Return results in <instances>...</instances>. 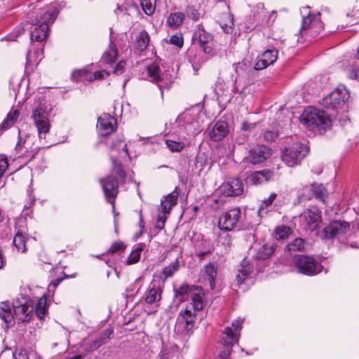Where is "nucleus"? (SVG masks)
<instances>
[{
    "mask_svg": "<svg viewBox=\"0 0 359 359\" xmlns=\"http://www.w3.org/2000/svg\"><path fill=\"white\" fill-rule=\"evenodd\" d=\"M57 15V9L52 6L43 12L39 19L36 18L35 20H33L32 24L36 27L30 34L32 41H42L48 36L49 24L53 23Z\"/></svg>",
    "mask_w": 359,
    "mask_h": 359,
    "instance_id": "1",
    "label": "nucleus"
},
{
    "mask_svg": "<svg viewBox=\"0 0 359 359\" xmlns=\"http://www.w3.org/2000/svg\"><path fill=\"white\" fill-rule=\"evenodd\" d=\"M299 121L314 133H323L332 126V119L327 114H301Z\"/></svg>",
    "mask_w": 359,
    "mask_h": 359,
    "instance_id": "2",
    "label": "nucleus"
},
{
    "mask_svg": "<svg viewBox=\"0 0 359 359\" xmlns=\"http://www.w3.org/2000/svg\"><path fill=\"white\" fill-rule=\"evenodd\" d=\"M350 97V93L344 86H339L323 98L321 104L327 109L338 110Z\"/></svg>",
    "mask_w": 359,
    "mask_h": 359,
    "instance_id": "3",
    "label": "nucleus"
},
{
    "mask_svg": "<svg viewBox=\"0 0 359 359\" xmlns=\"http://www.w3.org/2000/svg\"><path fill=\"white\" fill-rule=\"evenodd\" d=\"M309 147L302 143L295 142L285 149L282 160L289 166L293 167L300 163L307 155Z\"/></svg>",
    "mask_w": 359,
    "mask_h": 359,
    "instance_id": "4",
    "label": "nucleus"
},
{
    "mask_svg": "<svg viewBox=\"0 0 359 359\" xmlns=\"http://www.w3.org/2000/svg\"><path fill=\"white\" fill-rule=\"evenodd\" d=\"M195 318L196 315L188 307L181 311L176 320L175 332L181 337L189 335L195 325Z\"/></svg>",
    "mask_w": 359,
    "mask_h": 359,
    "instance_id": "5",
    "label": "nucleus"
},
{
    "mask_svg": "<svg viewBox=\"0 0 359 359\" xmlns=\"http://www.w3.org/2000/svg\"><path fill=\"white\" fill-rule=\"evenodd\" d=\"M252 13L253 23L256 27H269L276 18V13L274 11H266L262 3H259L253 6Z\"/></svg>",
    "mask_w": 359,
    "mask_h": 359,
    "instance_id": "6",
    "label": "nucleus"
},
{
    "mask_svg": "<svg viewBox=\"0 0 359 359\" xmlns=\"http://www.w3.org/2000/svg\"><path fill=\"white\" fill-rule=\"evenodd\" d=\"M295 267L299 273L306 276H314L320 272L316 261L311 257L299 255L293 258Z\"/></svg>",
    "mask_w": 359,
    "mask_h": 359,
    "instance_id": "7",
    "label": "nucleus"
},
{
    "mask_svg": "<svg viewBox=\"0 0 359 359\" xmlns=\"http://www.w3.org/2000/svg\"><path fill=\"white\" fill-rule=\"evenodd\" d=\"M299 218L304 228L311 231L317 230L322 222L321 212L316 207L306 209Z\"/></svg>",
    "mask_w": 359,
    "mask_h": 359,
    "instance_id": "8",
    "label": "nucleus"
},
{
    "mask_svg": "<svg viewBox=\"0 0 359 359\" xmlns=\"http://www.w3.org/2000/svg\"><path fill=\"white\" fill-rule=\"evenodd\" d=\"M349 228V223L345 221L334 220L330 222L327 226L324 227L318 233V236L322 240H330L338 235L345 233Z\"/></svg>",
    "mask_w": 359,
    "mask_h": 359,
    "instance_id": "9",
    "label": "nucleus"
},
{
    "mask_svg": "<svg viewBox=\"0 0 359 359\" xmlns=\"http://www.w3.org/2000/svg\"><path fill=\"white\" fill-rule=\"evenodd\" d=\"M241 212L239 208H233L224 212L219 219L218 226L225 231L233 230L241 218Z\"/></svg>",
    "mask_w": 359,
    "mask_h": 359,
    "instance_id": "10",
    "label": "nucleus"
},
{
    "mask_svg": "<svg viewBox=\"0 0 359 359\" xmlns=\"http://www.w3.org/2000/svg\"><path fill=\"white\" fill-rule=\"evenodd\" d=\"M178 192L175 189L170 194H169L166 197H165V200L161 201V207L162 208V211L164 215H159L155 227L159 230H161L164 228L165 222V214L169 213L171 208L176 205L177 198H178Z\"/></svg>",
    "mask_w": 359,
    "mask_h": 359,
    "instance_id": "11",
    "label": "nucleus"
},
{
    "mask_svg": "<svg viewBox=\"0 0 359 359\" xmlns=\"http://www.w3.org/2000/svg\"><path fill=\"white\" fill-rule=\"evenodd\" d=\"M243 320H236L231 323V327H226L221 335V343L224 346H230L238 342L237 332L241 329Z\"/></svg>",
    "mask_w": 359,
    "mask_h": 359,
    "instance_id": "12",
    "label": "nucleus"
},
{
    "mask_svg": "<svg viewBox=\"0 0 359 359\" xmlns=\"http://www.w3.org/2000/svg\"><path fill=\"white\" fill-rule=\"evenodd\" d=\"M105 197L108 203L114 204V198L118 194V183L116 177L109 175L104 179H100Z\"/></svg>",
    "mask_w": 359,
    "mask_h": 359,
    "instance_id": "13",
    "label": "nucleus"
},
{
    "mask_svg": "<svg viewBox=\"0 0 359 359\" xmlns=\"http://www.w3.org/2000/svg\"><path fill=\"white\" fill-rule=\"evenodd\" d=\"M195 43H197L205 53H211L213 47L212 36L208 33L201 25H198L193 37Z\"/></svg>",
    "mask_w": 359,
    "mask_h": 359,
    "instance_id": "14",
    "label": "nucleus"
},
{
    "mask_svg": "<svg viewBox=\"0 0 359 359\" xmlns=\"http://www.w3.org/2000/svg\"><path fill=\"white\" fill-rule=\"evenodd\" d=\"M116 119L110 114H102L97 118V128L102 136L108 135L115 131Z\"/></svg>",
    "mask_w": 359,
    "mask_h": 359,
    "instance_id": "15",
    "label": "nucleus"
},
{
    "mask_svg": "<svg viewBox=\"0 0 359 359\" xmlns=\"http://www.w3.org/2000/svg\"><path fill=\"white\" fill-rule=\"evenodd\" d=\"M219 191L226 196H236L241 195L243 191V182L238 178H234L223 183Z\"/></svg>",
    "mask_w": 359,
    "mask_h": 359,
    "instance_id": "16",
    "label": "nucleus"
},
{
    "mask_svg": "<svg viewBox=\"0 0 359 359\" xmlns=\"http://www.w3.org/2000/svg\"><path fill=\"white\" fill-rule=\"evenodd\" d=\"M313 196L317 199L325 201L326 191L323 184H312L304 189V192L300 198L302 200H310Z\"/></svg>",
    "mask_w": 359,
    "mask_h": 359,
    "instance_id": "17",
    "label": "nucleus"
},
{
    "mask_svg": "<svg viewBox=\"0 0 359 359\" xmlns=\"http://www.w3.org/2000/svg\"><path fill=\"white\" fill-rule=\"evenodd\" d=\"M271 156V149L265 146H257L249 151L248 160L252 164L264 162Z\"/></svg>",
    "mask_w": 359,
    "mask_h": 359,
    "instance_id": "18",
    "label": "nucleus"
},
{
    "mask_svg": "<svg viewBox=\"0 0 359 359\" xmlns=\"http://www.w3.org/2000/svg\"><path fill=\"white\" fill-rule=\"evenodd\" d=\"M278 57V50L276 49L264 51L261 57L255 64L254 68L256 70H262L274 63Z\"/></svg>",
    "mask_w": 359,
    "mask_h": 359,
    "instance_id": "19",
    "label": "nucleus"
},
{
    "mask_svg": "<svg viewBox=\"0 0 359 359\" xmlns=\"http://www.w3.org/2000/svg\"><path fill=\"white\" fill-rule=\"evenodd\" d=\"M229 133L228 124L226 121H218L209 132L211 140L218 142L222 140Z\"/></svg>",
    "mask_w": 359,
    "mask_h": 359,
    "instance_id": "20",
    "label": "nucleus"
},
{
    "mask_svg": "<svg viewBox=\"0 0 359 359\" xmlns=\"http://www.w3.org/2000/svg\"><path fill=\"white\" fill-rule=\"evenodd\" d=\"M162 290L158 285L151 283L146 292L144 301L148 304H154V307L158 306V303L161 299Z\"/></svg>",
    "mask_w": 359,
    "mask_h": 359,
    "instance_id": "21",
    "label": "nucleus"
},
{
    "mask_svg": "<svg viewBox=\"0 0 359 359\" xmlns=\"http://www.w3.org/2000/svg\"><path fill=\"white\" fill-rule=\"evenodd\" d=\"M273 177V172L269 169L256 171L250 175L247 180L252 184H261L271 180Z\"/></svg>",
    "mask_w": 359,
    "mask_h": 359,
    "instance_id": "22",
    "label": "nucleus"
},
{
    "mask_svg": "<svg viewBox=\"0 0 359 359\" xmlns=\"http://www.w3.org/2000/svg\"><path fill=\"white\" fill-rule=\"evenodd\" d=\"M53 107L50 97L39 96L32 104V112H50L53 110Z\"/></svg>",
    "mask_w": 359,
    "mask_h": 359,
    "instance_id": "23",
    "label": "nucleus"
},
{
    "mask_svg": "<svg viewBox=\"0 0 359 359\" xmlns=\"http://www.w3.org/2000/svg\"><path fill=\"white\" fill-rule=\"evenodd\" d=\"M33 120L37 128L39 138H42V134H46L50 130V123L45 114H33Z\"/></svg>",
    "mask_w": 359,
    "mask_h": 359,
    "instance_id": "24",
    "label": "nucleus"
},
{
    "mask_svg": "<svg viewBox=\"0 0 359 359\" xmlns=\"http://www.w3.org/2000/svg\"><path fill=\"white\" fill-rule=\"evenodd\" d=\"M14 314L19 320L29 322L34 316V308L26 304L13 306Z\"/></svg>",
    "mask_w": 359,
    "mask_h": 359,
    "instance_id": "25",
    "label": "nucleus"
},
{
    "mask_svg": "<svg viewBox=\"0 0 359 359\" xmlns=\"http://www.w3.org/2000/svg\"><path fill=\"white\" fill-rule=\"evenodd\" d=\"M191 296L192 299L191 308L194 311L203 310L205 303L203 301L204 292L202 287L196 286Z\"/></svg>",
    "mask_w": 359,
    "mask_h": 359,
    "instance_id": "26",
    "label": "nucleus"
},
{
    "mask_svg": "<svg viewBox=\"0 0 359 359\" xmlns=\"http://www.w3.org/2000/svg\"><path fill=\"white\" fill-rule=\"evenodd\" d=\"M0 318L9 326L13 321V314L11 311V304L8 302H3L0 304Z\"/></svg>",
    "mask_w": 359,
    "mask_h": 359,
    "instance_id": "27",
    "label": "nucleus"
},
{
    "mask_svg": "<svg viewBox=\"0 0 359 359\" xmlns=\"http://www.w3.org/2000/svg\"><path fill=\"white\" fill-rule=\"evenodd\" d=\"M149 41L150 37L147 32L145 30L140 32L136 38V48L140 52L145 50L148 47Z\"/></svg>",
    "mask_w": 359,
    "mask_h": 359,
    "instance_id": "28",
    "label": "nucleus"
},
{
    "mask_svg": "<svg viewBox=\"0 0 359 359\" xmlns=\"http://www.w3.org/2000/svg\"><path fill=\"white\" fill-rule=\"evenodd\" d=\"M184 19V14L178 12L170 13L166 20L167 25L170 28H177L181 26Z\"/></svg>",
    "mask_w": 359,
    "mask_h": 359,
    "instance_id": "29",
    "label": "nucleus"
},
{
    "mask_svg": "<svg viewBox=\"0 0 359 359\" xmlns=\"http://www.w3.org/2000/svg\"><path fill=\"white\" fill-rule=\"evenodd\" d=\"M204 276H207L209 285L211 289H214L215 285V277L217 275V268L213 263H208L203 269Z\"/></svg>",
    "mask_w": 359,
    "mask_h": 359,
    "instance_id": "30",
    "label": "nucleus"
},
{
    "mask_svg": "<svg viewBox=\"0 0 359 359\" xmlns=\"http://www.w3.org/2000/svg\"><path fill=\"white\" fill-rule=\"evenodd\" d=\"M72 78L76 82L91 81L90 72L86 67L74 70L72 73Z\"/></svg>",
    "mask_w": 359,
    "mask_h": 359,
    "instance_id": "31",
    "label": "nucleus"
},
{
    "mask_svg": "<svg viewBox=\"0 0 359 359\" xmlns=\"http://www.w3.org/2000/svg\"><path fill=\"white\" fill-rule=\"evenodd\" d=\"M117 54L118 52L115 45L111 41L108 49L104 53L102 60L109 64L114 63L116 60Z\"/></svg>",
    "mask_w": 359,
    "mask_h": 359,
    "instance_id": "32",
    "label": "nucleus"
},
{
    "mask_svg": "<svg viewBox=\"0 0 359 359\" xmlns=\"http://www.w3.org/2000/svg\"><path fill=\"white\" fill-rule=\"evenodd\" d=\"M274 249L273 245H264L257 251L255 258L258 260H265L271 257Z\"/></svg>",
    "mask_w": 359,
    "mask_h": 359,
    "instance_id": "33",
    "label": "nucleus"
},
{
    "mask_svg": "<svg viewBox=\"0 0 359 359\" xmlns=\"http://www.w3.org/2000/svg\"><path fill=\"white\" fill-rule=\"evenodd\" d=\"M180 266V261L177 259L173 263L163 269L161 278L165 280L167 278L172 277L179 270Z\"/></svg>",
    "mask_w": 359,
    "mask_h": 359,
    "instance_id": "34",
    "label": "nucleus"
},
{
    "mask_svg": "<svg viewBox=\"0 0 359 359\" xmlns=\"http://www.w3.org/2000/svg\"><path fill=\"white\" fill-rule=\"evenodd\" d=\"M148 76L151 81L158 83L161 80L160 67L155 63H151L147 67Z\"/></svg>",
    "mask_w": 359,
    "mask_h": 359,
    "instance_id": "35",
    "label": "nucleus"
},
{
    "mask_svg": "<svg viewBox=\"0 0 359 359\" xmlns=\"http://www.w3.org/2000/svg\"><path fill=\"white\" fill-rule=\"evenodd\" d=\"M47 313L46 299L41 298L35 307V314L39 320H43Z\"/></svg>",
    "mask_w": 359,
    "mask_h": 359,
    "instance_id": "36",
    "label": "nucleus"
},
{
    "mask_svg": "<svg viewBox=\"0 0 359 359\" xmlns=\"http://www.w3.org/2000/svg\"><path fill=\"white\" fill-rule=\"evenodd\" d=\"M43 57V50L39 49L34 53L28 52L27 54V64L28 65H37Z\"/></svg>",
    "mask_w": 359,
    "mask_h": 359,
    "instance_id": "37",
    "label": "nucleus"
},
{
    "mask_svg": "<svg viewBox=\"0 0 359 359\" xmlns=\"http://www.w3.org/2000/svg\"><path fill=\"white\" fill-rule=\"evenodd\" d=\"M25 237L23 235L22 232L20 231H18L13 238V244L15 245L18 251H25Z\"/></svg>",
    "mask_w": 359,
    "mask_h": 359,
    "instance_id": "38",
    "label": "nucleus"
},
{
    "mask_svg": "<svg viewBox=\"0 0 359 359\" xmlns=\"http://www.w3.org/2000/svg\"><path fill=\"white\" fill-rule=\"evenodd\" d=\"M156 0H140V4L144 13L147 15H152L156 8Z\"/></svg>",
    "mask_w": 359,
    "mask_h": 359,
    "instance_id": "39",
    "label": "nucleus"
},
{
    "mask_svg": "<svg viewBox=\"0 0 359 359\" xmlns=\"http://www.w3.org/2000/svg\"><path fill=\"white\" fill-rule=\"evenodd\" d=\"M19 114H8L7 117L1 123V129L7 130L11 128L17 122Z\"/></svg>",
    "mask_w": 359,
    "mask_h": 359,
    "instance_id": "40",
    "label": "nucleus"
},
{
    "mask_svg": "<svg viewBox=\"0 0 359 359\" xmlns=\"http://www.w3.org/2000/svg\"><path fill=\"white\" fill-rule=\"evenodd\" d=\"M304 240L301 238H297L293 241L289 243L287 248L290 252L302 251L304 248Z\"/></svg>",
    "mask_w": 359,
    "mask_h": 359,
    "instance_id": "41",
    "label": "nucleus"
},
{
    "mask_svg": "<svg viewBox=\"0 0 359 359\" xmlns=\"http://www.w3.org/2000/svg\"><path fill=\"white\" fill-rule=\"evenodd\" d=\"M250 273V267L247 264H242L241 268L238 270L236 276V281L238 284H241Z\"/></svg>",
    "mask_w": 359,
    "mask_h": 359,
    "instance_id": "42",
    "label": "nucleus"
},
{
    "mask_svg": "<svg viewBox=\"0 0 359 359\" xmlns=\"http://www.w3.org/2000/svg\"><path fill=\"white\" fill-rule=\"evenodd\" d=\"M291 229L289 226L282 225L277 226L275 229V237L276 239H285L291 233Z\"/></svg>",
    "mask_w": 359,
    "mask_h": 359,
    "instance_id": "43",
    "label": "nucleus"
},
{
    "mask_svg": "<svg viewBox=\"0 0 359 359\" xmlns=\"http://www.w3.org/2000/svg\"><path fill=\"white\" fill-rule=\"evenodd\" d=\"M143 250V244L140 245L138 248L132 251L128 257V264H133L137 263L140 257L141 252Z\"/></svg>",
    "mask_w": 359,
    "mask_h": 359,
    "instance_id": "44",
    "label": "nucleus"
},
{
    "mask_svg": "<svg viewBox=\"0 0 359 359\" xmlns=\"http://www.w3.org/2000/svg\"><path fill=\"white\" fill-rule=\"evenodd\" d=\"M315 17L309 15L306 17H303L301 32L306 30L308 28L313 29L314 26L318 23L314 20Z\"/></svg>",
    "mask_w": 359,
    "mask_h": 359,
    "instance_id": "45",
    "label": "nucleus"
},
{
    "mask_svg": "<svg viewBox=\"0 0 359 359\" xmlns=\"http://www.w3.org/2000/svg\"><path fill=\"white\" fill-rule=\"evenodd\" d=\"M111 162L113 164V169L116 172V174L119 176L122 181H124L126 177V174L124 170L123 169L122 164L117 161L115 158H111Z\"/></svg>",
    "mask_w": 359,
    "mask_h": 359,
    "instance_id": "46",
    "label": "nucleus"
},
{
    "mask_svg": "<svg viewBox=\"0 0 359 359\" xmlns=\"http://www.w3.org/2000/svg\"><path fill=\"white\" fill-rule=\"evenodd\" d=\"M346 76L350 79H356L359 77V67L355 65H350L345 69Z\"/></svg>",
    "mask_w": 359,
    "mask_h": 359,
    "instance_id": "47",
    "label": "nucleus"
},
{
    "mask_svg": "<svg viewBox=\"0 0 359 359\" xmlns=\"http://www.w3.org/2000/svg\"><path fill=\"white\" fill-rule=\"evenodd\" d=\"M165 144L172 152H179L184 148V144L180 142L167 140H165Z\"/></svg>",
    "mask_w": 359,
    "mask_h": 359,
    "instance_id": "48",
    "label": "nucleus"
},
{
    "mask_svg": "<svg viewBox=\"0 0 359 359\" xmlns=\"http://www.w3.org/2000/svg\"><path fill=\"white\" fill-rule=\"evenodd\" d=\"M196 286H191L189 285H182L177 290H176L177 294L179 295H185V294H191L195 290Z\"/></svg>",
    "mask_w": 359,
    "mask_h": 359,
    "instance_id": "49",
    "label": "nucleus"
},
{
    "mask_svg": "<svg viewBox=\"0 0 359 359\" xmlns=\"http://www.w3.org/2000/svg\"><path fill=\"white\" fill-rule=\"evenodd\" d=\"M276 196H277L276 194L271 193L268 198L264 199L262 201V203L260 205V208L258 210L259 214H261V212L264 210V208H267L269 205H271L272 204V203L275 200Z\"/></svg>",
    "mask_w": 359,
    "mask_h": 359,
    "instance_id": "50",
    "label": "nucleus"
},
{
    "mask_svg": "<svg viewBox=\"0 0 359 359\" xmlns=\"http://www.w3.org/2000/svg\"><path fill=\"white\" fill-rule=\"evenodd\" d=\"M126 248V245L121 241H116L112 243L107 252L114 254L118 251H123Z\"/></svg>",
    "mask_w": 359,
    "mask_h": 359,
    "instance_id": "51",
    "label": "nucleus"
},
{
    "mask_svg": "<svg viewBox=\"0 0 359 359\" xmlns=\"http://www.w3.org/2000/svg\"><path fill=\"white\" fill-rule=\"evenodd\" d=\"M109 75V72L105 70L97 71L94 73L90 72L91 81L96 79H102Z\"/></svg>",
    "mask_w": 359,
    "mask_h": 359,
    "instance_id": "52",
    "label": "nucleus"
},
{
    "mask_svg": "<svg viewBox=\"0 0 359 359\" xmlns=\"http://www.w3.org/2000/svg\"><path fill=\"white\" fill-rule=\"evenodd\" d=\"M187 15L189 18L193 20H198L200 18V13L198 11L194 6H190L187 8Z\"/></svg>",
    "mask_w": 359,
    "mask_h": 359,
    "instance_id": "53",
    "label": "nucleus"
},
{
    "mask_svg": "<svg viewBox=\"0 0 359 359\" xmlns=\"http://www.w3.org/2000/svg\"><path fill=\"white\" fill-rule=\"evenodd\" d=\"M103 344V339H99L93 341L92 343L89 344L88 349L91 351H93L100 347Z\"/></svg>",
    "mask_w": 359,
    "mask_h": 359,
    "instance_id": "54",
    "label": "nucleus"
},
{
    "mask_svg": "<svg viewBox=\"0 0 359 359\" xmlns=\"http://www.w3.org/2000/svg\"><path fill=\"white\" fill-rule=\"evenodd\" d=\"M8 166V163L6 158H0V178L4 174L5 171L7 170Z\"/></svg>",
    "mask_w": 359,
    "mask_h": 359,
    "instance_id": "55",
    "label": "nucleus"
},
{
    "mask_svg": "<svg viewBox=\"0 0 359 359\" xmlns=\"http://www.w3.org/2000/svg\"><path fill=\"white\" fill-rule=\"evenodd\" d=\"M278 134L274 131L268 130L264 133V139L267 142H273L277 137Z\"/></svg>",
    "mask_w": 359,
    "mask_h": 359,
    "instance_id": "56",
    "label": "nucleus"
},
{
    "mask_svg": "<svg viewBox=\"0 0 359 359\" xmlns=\"http://www.w3.org/2000/svg\"><path fill=\"white\" fill-rule=\"evenodd\" d=\"M170 41L171 43L175 44L178 47H181L183 45L182 38L176 35L172 36L170 39Z\"/></svg>",
    "mask_w": 359,
    "mask_h": 359,
    "instance_id": "57",
    "label": "nucleus"
},
{
    "mask_svg": "<svg viewBox=\"0 0 359 359\" xmlns=\"http://www.w3.org/2000/svg\"><path fill=\"white\" fill-rule=\"evenodd\" d=\"M15 359H29L27 353L25 350H20L18 353L14 354Z\"/></svg>",
    "mask_w": 359,
    "mask_h": 359,
    "instance_id": "58",
    "label": "nucleus"
},
{
    "mask_svg": "<svg viewBox=\"0 0 359 359\" xmlns=\"http://www.w3.org/2000/svg\"><path fill=\"white\" fill-rule=\"evenodd\" d=\"M124 67H125V62L121 61L120 62H118L114 70V72L116 74H122L123 72V69H124Z\"/></svg>",
    "mask_w": 359,
    "mask_h": 359,
    "instance_id": "59",
    "label": "nucleus"
},
{
    "mask_svg": "<svg viewBox=\"0 0 359 359\" xmlns=\"http://www.w3.org/2000/svg\"><path fill=\"white\" fill-rule=\"evenodd\" d=\"M25 141H22L21 138L19 139L18 142L16 144L15 149L18 152H20L22 147H24Z\"/></svg>",
    "mask_w": 359,
    "mask_h": 359,
    "instance_id": "60",
    "label": "nucleus"
},
{
    "mask_svg": "<svg viewBox=\"0 0 359 359\" xmlns=\"http://www.w3.org/2000/svg\"><path fill=\"white\" fill-rule=\"evenodd\" d=\"M230 355V349L229 348V346H226V349L224 350L221 353H220V357L222 358V359H226V358Z\"/></svg>",
    "mask_w": 359,
    "mask_h": 359,
    "instance_id": "61",
    "label": "nucleus"
},
{
    "mask_svg": "<svg viewBox=\"0 0 359 359\" xmlns=\"http://www.w3.org/2000/svg\"><path fill=\"white\" fill-rule=\"evenodd\" d=\"M114 111H120L121 112H123L125 109V107L120 102H116L114 104Z\"/></svg>",
    "mask_w": 359,
    "mask_h": 359,
    "instance_id": "62",
    "label": "nucleus"
},
{
    "mask_svg": "<svg viewBox=\"0 0 359 359\" xmlns=\"http://www.w3.org/2000/svg\"><path fill=\"white\" fill-rule=\"evenodd\" d=\"M191 109L200 112L203 109V105H202L201 103L195 104L194 106L192 107Z\"/></svg>",
    "mask_w": 359,
    "mask_h": 359,
    "instance_id": "63",
    "label": "nucleus"
},
{
    "mask_svg": "<svg viewBox=\"0 0 359 359\" xmlns=\"http://www.w3.org/2000/svg\"><path fill=\"white\" fill-rule=\"evenodd\" d=\"M159 356H160V359H168V353L167 352V351L165 349L162 350Z\"/></svg>",
    "mask_w": 359,
    "mask_h": 359,
    "instance_id": "64",
    "label": "nucleus"
}]
</instances>
